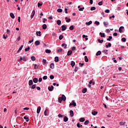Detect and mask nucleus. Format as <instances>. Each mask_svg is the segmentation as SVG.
<instances>
[{
    "label": "nucleus",
    "instance_id": "c9c22d12",
    "mask_svg": "<svg viewBox=\"0 0 128 128\" xmlns=\"http://www.w3.org/2000/svg\"><path fill=\"white\" fill-rule=\"evenodd\" d=\"M48 108H46V110L44 112V114L46 116H48V114H46V112H48Z\"/></svg>",
    "mask_w": 128,
    "mask_h": 128
},
{
    "label": "nucleus",
    "instance_id": "6e6552de",
    "mask_svg": "<svg viewBox=\"0 0 128 128\" xmlns=\"http://www.w3.org/2000/svg\"><path fill=\"white\" fill-rule=\"evenodd\" d=\"M100 36L101 38H106V34H104V33L100 32Z\"/></svg>",
    "mask_w": 128,
    "mask_h": 128
},
{
    "label": "nucleus",
    "instance_id": "473e14b6",
    "mask_svg": "<svg viewBox=\"0 0 128 128\" xmlns=\"http://www.w3.org/2000/svg\"><path fill=\"white\" fill-rule=\"evenodd\" d=\"M102 54V52L100 51H98L96 54V56H100Z\"/></svg>",
    "mask_w": 128,
    "mask_h": 128
},
{
    "label": "nucleus",
    "instance_id": "8fccbe9b",
    "mask_svg": "<svg viewBox=\"0 0 128 128\" xmlns=\"http://www.w3.org/2000/svg\"><path fill=\"white\" fill-rule=\"evenodd\" d=\"M22 48H24V45H22L20 48H19V50H22Z\"/></svg>",
    "mask_w": 128,
    "mask_h": 128
},
{
    "label": "nucleus",
    "instance_id": "338daca9",
    "mask_svg": "<svg viewBox=\"0 0 128 128\" xmlns=\"http://www.w3.org/2000/svg\"><path fill=\"white\" fill-rule=\"evenodd\" d=\"M22 60H23L24 62H26V58L24 57L23 58H22Z\"/></svg>",
    "mask_w": 128,
    "mask_h": 128
},
{
    "label": "nucleus",
    "instance_id": "f3484780",
    "mask_svg": "<svg viewBox=\"0 0 128 128\" xmlns=\"http://www.w3.org/2000/svg\"><path fill=\"white\" fill-rule=\"evenodd\" d=\"M92 24V20L89 21L88 22H86V26H90Z\"/></svg>",
    "mask_w": 128,
    "mask_h": 128
},
{
    "label": "nucleus",
    "instance_id": "a878e982",
    "mask_svg": "<svg viewBox=\"0 0 128 128\" xmlns=\"http://www.w3.org/2000/svg\"><path fill=\"white\" fill-rule=\"evenodd\" d=\"M58 102H60V104H62V98L60 97L58 98Z\"/></svg>",
    "mask_w": 128,
    "mask_h": 128
},
{
    "label": "nucleus",
    "instance_id": "4468645a",
    "mask_svg": "<svg viewBox=\"0 0 128 128\" xmlns=\"http://www.w3.org/2000/svg\"><path fill=\"white\" fill-rule=\"evenodd\" d=\"M42 34V32H40V31H38V32H36V36H42V34Z\"/></svg>",
    "mask_w": 128,
    "mask_h": 128
},
{
    "label": "nucleus",
    "instance_id": "7c9ffc66",
    "mask_svg": "<svg viewBox=\"0 0 128 128\" xmlns=\"http://www.w3.org/2000/svg\"><path fill=\"white\" fill-rule=\"evenodd\" d=\"M45 52L46 54H50L52 52V51L50 50H46Z\"/></svg>",
    "mask_w": 128,
    "mask_h": 128
},
{
    "label": "nucleus",
    "instance_id": "052dcab7",
    "mask_svg": "<svg viewBox=\"0 0 128 128\" xmlns=\"http://www.w3.org/2000/svg\"><path fill=\"white\" fill-rule=\"evenodd\" d=\"M6 38H8V36H6L4 34L3 35V38H4L5 40H6Z\"/></svg>",
    "mask_w": 128,
    "mask_h": 128
},
{
    "label": "nucleus",
    "instance_id": "1a4fd4ad",
    "mask_svg": "<svg viewBox=\"0 0 128 128\" xmlns=\"http://www.w3.org/2000/svg\"><path fill=\"white\" fill-rule=\"evenodd\" d=\"M33 82H34V84H36V82H38V78H35L33 79Z\"/></svg>",
    "mask_w": 128,
    "mask_h": 128
},
{
    "label": "nucleus",
    "instance_id": "b1692460",
    "mask_svg": "<svg viewBox=\"0 0 128 128\" xmlns=\"http://www.w3.org/2000/svg\"><path fill=\"white\" fill-rule=\"evenodd\" d=\"M72 54V50H68L67 54L68 56H70V54Z\"/></svg>",
    "mask_w": 128,
    "mask_h": 128
},
{
    "label": "nucleus",
    "instance_id": "13d9d810",
    "mask_svg": "<svg viewBox=\"0 0 128 128\" xmlns=\"http://www.w3.org/2000/svg\"><path fill=\"white\" fill-rule=\"evenodd\" d=\"M113 36H118V33H116V32H114V33L113 34Z\"/></svg>",
    "mask_w": 128,
    "mask_h": 128
},
{
    "label": "nucleus",
    "instance_id": "aec40b11",
    "mask_svg": "<svg viewBox=\"0 0 128 128\" xmlns=\"http://www.w3.org/2000/svg\"><path fill=\"white\" fill-rule=\"evenodd\" d=\"M86 90H87L86 88H83L82 90V92L83 94H86Z\"/></svg>",
    "mask_w": 128,
    "mask_h": 128
},
{
    "label": "nucleus",
    "instance_id": "9d476101",
    "mask_svg": "<svg viewBox=\"0 0 128 128\" xmlns=\"http://www.w3.org/2000/svg\"><path fill=\"white\" fill-rule=\"evenodd\" d=\"M76 65V62L74 61L71 62L70 66H72V68H74V66Z\"/></svg>",
    "mask_w": 128,
    "mask_h": 128
},
{
    "label": "nucleus",
    "instance_id": "6e6d98bb",
    "mask_svg": "<svg viewBox=\"0 0 128 128\" xmlns=\"http://www.w3.org/2000/svg\"><path fill=\"white\" fill-rule=\"evenodd\" d=\"M58 118H64V115H62L61 114H59L58 115Z\"/></svg>",
    "mask_w": 128,
    "mask_h": 128
},
{
    "label": "nucleus",
    "instance_id": "4d7b16f0",
    "mask_svg": "<svg viewBox=\"0 0 128 128\" xmlns=\"http://www.w3.org/2000/svg\"><path fill=\"white\" fill-rule=\"evenodd\" d=\"M105 12H106V14H108L110 12V10L107 9L105 10Z\"/></svg>",
    "mask_w": 128,
    "mask_h": 128
},
{
    "label": "nucleus",
    "instance_id": "f03ea898",
    "mask_svg": "<svg viewBox=\"0 0 128 128\" xmlns=\"http://www.w3.org/2000/svg\"><path fill=\"white\" fill-rule=\"evenodd\" d=\"M61 98H62V100H63L64 102H66V96L64 94H62V96Z\"/></svg>",
    "mask_w": 128,
    "mask_h": 128
},
{
    "label": "nucleus",
    "instance_id": "7ed1b4c3",
    "mask_svg": "<svg viewBox=\"0 0 128 128\" xmlns=\"http://www.w3.org/2000/svg\"><path fill=\"white\" fill-rule=\"evenodd\" d=\"M50 68H52V70H54V64L52 63L50 66Z\"/></svg>",
    "mask_w": 128,
    "mask_h": 128
},
{
    "label": "nucleus",
    "instance_id": "2f4dec72",
    "mask_svg": "<svg viewBox=\"0 0 128 128\" xmlns=\"http://www.w3.org/2000/svg\"><path fill=\"white\" fill-rule=\"evenodd\" d=\"M88 122H90V121H88V120H87L84 122V124L85 126H88Z\"/></svg>",
    "mask_w": 128,
    "mask_h": 128
},
{
    "label": "nucleus",
    "instance_id": "72a5a7b5",
    "mask_svg": "<svg viewBox=\"0 0 128 128\" xmlns=\"http://www.w3.org/2000/svg\"><path fill=\"white\" fill-rule=\"evenodd\" d=\"M108 50H104L102 51V52H103V54H108Z\"/></svg>",
    "mask_w": 128,
    "mask_h": 128
},
{
    "label": "nucleus",
    "instance_id": "a18cd8bd",
    "mask_svg": "<svg viewBox=\"0 0 128 128\" xmlns=\"http://www.w3.org/2000/svg\"><path fill=\"white\" fill-rule=\"evenodd\" d=\"M30 46L28 47L27 48L24 49L25 52H28L30 50Z\"/></svg>",
    "mask_w": 128,
    "mask_h": 128
},
{
    "label": "nucleus",
    "instance_id": "4be33fe9",
    "mask_svg": "<svg viewBox=\"0 0 128 128\" xmlns=\"http://www.w3.org/2000/svg\"><path fill=\"white\" fill-rule=\"evenodd\" d=\"M84 120H86V119H84V118H80V122H84Z\"/></svg>",
    "mask_w": 128,
    "mask_h": 128
},
{
    "label": "nucleus",
    "instance_id": "2eb2a0df",
    "mask_svg": "<svg viewBox=\"0 0 128 128\" xmlns=\"http://www.w3.org/2000/svg\"><path fill=\"white\" fill-rule=\"evenodd\" d=\"M42 28L43 30H46L48 26H46V24H44L42 25Z\"/></svg>",
    "mask_w": 128,
    "mask_h": 128
},
{
    "label": "nucleus",
    "instance_id": "dca6fc26",
    "mask_svg": "<svg viewBox=\"0 0 128 128\" xmlns=\"http://www.w3.org/2000/svg\"><path fill=\"white\" fill-rule=\"evenodd\" d=\"M32 84H34V82H32V80H30L28 81V84L29 86H32Z\"/></svg>",
    "mask_w": 128,
    "mask_h": 128
},
{
    "label": "nucleus",
    "instance_id": "a211bd4d",
    "mask_svg": "<svg viewBox=\"0 0 128 128\" xmlns=\"http://www.w3.org/2000/svg\"><path fill=\"white\" fill-rule=\"evenodd\" d=\"M62 31L64 32V30H66V28L64 26L62 25Z\"/></svg>",
    "mask_w": 128,
    "mask_h": 128
},
{
    "label": "nucleus",
    "instance_id": "412c9836",
    "mask_svg": "<svg viewBox=\"0 0 128 128\" xmlns=\"http://www.w3.org/2000/svg\"><path fill=\"white\" fill-rule=\"evenodd\" d=\"M92 114L93 116H96V114H98V112L96 111H94L92 112Z\"/></svg>",
    "mask_w": 128,
    "mask_h": 128
},
{
    "label": "nucleus",
    "instance_id": "ea45409f",
    "mask_svg": "<svg viewBox=\"0 0 128 128\" xmlns=\"http://www.w3.org/2000/svg\"><path fill=\"white\" fill-rule=\"evenodd\" d=\"M58 52H62V48H59L58 50Z\"/></svg>",
    "mask_w": 128,
    "mask_h": 128
},
{
    "label": "nucleus",
    "instance_id": "37998d69",
    "mask_svg": "<svg viewBox=\"0 0 128 128\" xmlns=\"http://www.w3.org/2000/svg\"><path fill=\"white\" fill-rule=\"evenodd\" d=\"M84 10V7H82V8H80L78 9V10H80V12H82V10Z\"/></svg>",
    "mask_w": 128,
    "mask_h": 128
},
{
    "label": "nucleus",
    "instance_id": "09e8293b",
    "mask_svg": "<svg viewBox=\"0 0 128 128\" xmlns=\"http://www.w3.org/2000/svg\"><path fill=\"white\" fill-rule=\"evenodd\" d=\"M122 42H124L126 40V38H122Z\"/></svg>",
    "mask_w": 128,
    "mask_h": 128
},
{
    "label": "nucleus",
    "instance_id": "603ef678",
    "mask_svg": "<svg viewBox=\"0 0 128 128\" xmlns=\"http://www.w3.org/2000/svg\"><path fill=\"white\" fill-rule=\"evenodd\" d=\"M98 6H102V1L98 3Z\"/></svg>",
    "mask_w": 128,
    "mask_h": 128
},
{
    "label": "nucleus",
    "instance_id": "cd10ccee",
    "mask_svg": "<svg viewBox=\"0 0 128 128\" xmlns=\"http://www.w3.org/2000/svg\"><path fill=\"white\" fill-rule=\"evenodd\" d=\"M10 16L12 18H14V14H13V13L10 14Z\"/></svg>",
    "mask_w": 128,
    "mask_h": 128
},
{
    "label": "nucleus",
    "instance_id": "393cba45",
    "mask_svg": "<svg viewBox=\"0 0 128 128\" xmlns=\"http://www.w3.org/2000/svg\"><path fill=\"white\" fill-rule=\"evenodd\" d=\"M56 24L58 26H60V24H62V21H60V20H58L56 21Z\"/></svg>",
    "mask_w": 128,
    "mask_h": 128
},
{
    "label": "nucleus",
    "instance_id": "e2e57ef3",
    "mask_svg": "<svg viewBox=\"0 0 128 128\" xmlns=\"http://www.w3.org/2000/svg\"><path fill=\"white\" fill-rule=\"evenodd\" d=\"M36 88V84H34L32 86V88L33 90L34 89V88Z\"/></svg>",
    "mask_w": 128,
    "mask_h": 128
},
{
    "label": "nucleus",
    "instance_id": "0eeeda50",
    "mask_svg": "<svg viewBox=\"0 0 128 128\" xmlns=\"http://www.w3.org/2000/svg\"><path fill=\"white\" fill-rule=\"evenodd\" d=\"M40 110H42V108L40 106H39L37 108V114H40Z\"/></svg>",
    "mask_w": 128,
    "mask_h": 128
},
{
    "label": "nucleus",
    "instance_id": "f704fd0d",
    "mask_svg": "<svg viewBox=\"0 0 128 128\" xmlns=\"http://www.w3.org/2000/svg\"><path fill=\"white\" fill-rule=\"evenodd\" d=\"M98 42H100V44H102V42H104V40H100V39H98Z\"/></svg>",
    "mask_w": 128,
    "mask_h": 128
},
{
    "label": "nucleus",
    "instance_id": "4c0bfd02",
    "mask_svg": "<svg viewBox=\"0 0 128 128\" xmlns=\"http://www.w3.org/2000/svg\"><path fill=\"white\" fill-rule=\"evenodd\" d=\"M112 38V36H109L108 38H107V40H108L109 42L110 41V40Z\"/></svg>",
    "mask_w": 128,
    "mask_h": 128
},
{
    "label": "nucleus",
    "instance_id": "0e129e2a",
    "mask_svg": "<svg viewBox=\"0 0 128 128\" xmlns=\"http://www.w3.org/2000/svg\"><path fill=\"white\" fill-rule=\"evenodd\" d=\"M76 48L75 46H73V47L72 48V50H76Z\"/></svg>",
    "mask_w": 128,
    "mask_h": 128
},
{
    "label": "nucleus",
    "instance_id": "423d86ee",
    "mask_svg": "<svg viewBox=\"0 0 128 128\" xmlns=\"http://www.w3.org/2000/svg\"><path fill=\"white\" fill-rule=\"evenodd\" d=\"M48 90L50 92H52V90H54V86H48Z\"/></svg>",
    "mask_w": 128,
    "mask_h": 128
},
{
    "label": "nucleus",
    "instance_id": "79ce46f5",
    "mask_svg": "<svg viewBox=\"0 0 128 128\" xmlns=\"http://www.w3.org/2000/svg\"><path fill=\"white\" fill-rule=\"evenodd\" d=\"M62 38H64V36L62 35H60L59 36V40H62Z\"/></svg>",
    "mask_w": 128,
    "mask_h": 128
},
{
    "label": "nucleus",
    "instance_id": "c85d7f7f",
    "mask_svg": "<svg viewBox=\"0 0 128 128\" xmlns=\"http://www.w3.org/2000/svg\"><path fill=\"white\" fill-rule=\"evenodd\" d=\"M54 62H58V56L55 57Z\"/></svg>",
    "mask_w": 128,
    "mask_h": 128
},
{
    "label": "nucleus",
    "instance_id": "864d4df0",
    "mask_svg": "<svg viewBox=\"0 0 128 128\" xmlns=\"http://www.w3.org/2000/svg\"><path fill=\"white\" fill-rule=\"evenodd\" d=\"M42 6V3H38V8H40V6Z\"/></svg>",
    "mask_w": 128,
    "mask_h": 128
},
{
    "label": "nucleus",
    "instance_id": "c03bdc74",
    "mask_svg": "<svg viewBox=\"0 0 128 128\" xmlns=\"http://www.w3.org/2000/svg\"><path fill=\"white\" fill-rule=\"evenodd\" d=\"M31 60H33V61L36 60V57H34V56H32L31 57Z\"/></svg>",
    "mask_w": 128,
    "mask_h": 128
},
{
    "label": "nucleus",
    "instance_id": "20e7f679",
    "mask_svg": "<svg viewBox=\"0 0 128 128\" xmlns=\"http://www.w3.org/2000/svg\"><path fill=\"white\" fill-rule=\"evenodd\" d=\"M34 14H36V10H33L31 14V18H32L34 16Z\"/></svg>",
    "mask_w": 128,
    "mask_h": 128
},
{
    "label": "nucleus",
    "instance_id": "5fc2aeb1",
    "mask_svg": "<svg viewBox=\"0 0 128 128\" xmlns=\"http://www.w3.org/2000/svg\"><path fill=\"white\" fill-rule=\"evenodd\" d=\"M78 66H76L74 68V72H78Z\"/></svg>",
    "mask_w": 128,
    "mask_h": 128
},
{
    "label": "nucleus",
    "instance_id": "f257e3e1",
    "mask_svg": "<svg viewBox=\"0 0 128 128\" xmlns=\"http://www.w3.org/2000/svg\"><path fill=\"white\" fill-rule=\"evenodd\" d=\"M122 30H124V27L122 26L119 28V32L122 34Z\"/></svg>",
    "mask_w": 128,
    "mask_h": 128
},
{
    "label": "nucleus",
    "instance_id": "680f3d73",
    "mask_svg": "<svg viewBox=\"0 0 128 128\" xmlns=\"http://www.w3.org/2000/svg\"><path fill=\"white\" fill-rule=\"evenodd\" d=\"M42 80V78H39V79H38L39 82H41Z\"/></svg>",
    "mask_w": 128,
    "mask_h": 128
},
{
    "label": "nucleus",
    "instance_id": "49530a36",
    "mask_svg": "<svg viewBox=\"0 0 128 128\" xmlns=\"http://www.w3.org/2000/svg\"><path fill=\"white\" fill-rule=\"evenodd\" d=\"M96 10V7L94 6H92L90 8V10Z\"/></svg>",
    "mask_w": 128,
    "mask_h": 128
},
{
    "label": "nucleus",
    "instance_id": "ddd939ff",
    "mask_svg": "<svg viewBox=\"0 0 128 128\" xmlns=\"http://www.w3.org/2000/svg\"><path fill=\"white\" fill-rule=\"evenodd\" d=\"M70 116L72 118V116H74V111H72V110H70Z\"/></svg>",
    "mask_w": 128,
    "mask_h": 128
},
{
    "label": "nucleus",
    "instance_id": "c756f323",
    "mask_svg": "<svg viewBox=\"0 0 128 128\" xmlns=\"http://www.w3.org/2000/svg\"><path fill=\"white\" fill-rule=\"evenodd\" d=\"M24 120H26V122H28L30 120V118L27 116H24Z\"/></svg>",
    "mask_w": 128,
    "mask_h": 128
},
{
    "label": "nucleus",
    "instance_id": "39448f33",
    "mask_svg": "<svg viewBox=\"0 0 128 128\" xmlns=\"http://www.w3.org/2000/svg\"><path fill=\"white\" fill-rule=\"evenodd\" d=\"M103 24L105 28H108V22H104Z\"/></svg>",
    "mask_w": 128,
    "mask_h": 128
},
{
    "label": "nucleus",
    "instance_id": "f8f14e48",
    "mask_svg": "<svg viewBox=\"0 0 128 128\" xmlns=\"http://www.w3.org/2000/svg\"><path fill=\"white\" fill-rule=\"evenodd\" d=\"M40 42L39 40H36L35 42L36 46H40Z\"/></svg>",
    "mask_w": 128,
    "mask_h": 128
},
{
    "label": "nucleus",
    "instance_id": "69168bd1",
    "mask_svg": "<svg viewBox=\"0 0 128 128\" xmlns=\"http://www.w3.org/2000/svg\"><path fill=\"white\" fill-rule=\"evenodd\" d=\"M78 128H80V123H78L76 124Z\"/></svg>",
    "mask_w": 128,
    "mask_h": 128
},
{
    "label": "nucleus",
    "instance_id": "6ab92c4d",
    "mask_svg": "<svg viewBox=\"0 0 128 128\" xmlns=\"http://www.w3.org/2000/svg\"><path fill=\"white\" fill-rule=\"evenodd\" d=\"M62 48H66V46H68V45L66 44H62Z\"/></svg>",
    "mask_w": 128,
    "mask_h": 128
},
{
    "label": "nucleus",
    "instance_id": "3c124183",
    "mask_svg": "<svg viewBox=\"0 0 128 128\" xmlns=\"http://www.w3.org/2000/svg\"><path fill=\"white\" fill-rule=\"evenodd\" d=\"M50 80H54V75L50 76Z\"/></svg>",
    "mask_w": 128,
    "mask_h": 128
},
{
    "label": "nucleus",
    "instance_id": "9b49d317",
    "mask_svg": "<svg viewBox=\"0 0 128 128\" xmlns=\"http://www.w3.org/2000/svg\"><path fill=\"white\" fill-rule=\"evenodd\" d=\"M68 117H66V116H65L64 118V122H68Z\"/></svg>",
    "mask_w": 128,
    "mask_h": 128
},
{
    "label": "nucleus",
    "instance_id": "bf43d9fd",
    "mask_svg": "<svg viewBox=\"0 0 128 128\" xmlns=\"http://www.w3.org/2000/svg\"><path fill=\"white\" fill-rule=\"evenodd\" d=\"M43 80H48V76H45L43 77Z\"/></svg>",
    "mask_w": 128,
    "mask_h": 128
},
{
    "label": "nucleus",
    "instance_id": "5701e85b",
    "mask_svg": "<svg viewBox=\"0 0 128 128\" xmlns=\"http://www.w3.org/2000/svg\"><path fill=\"white\" fill-rule=\"evenodd\" d=\"M119 124L120 126H124V124H126V122H120Z\"/></svg>",
    "mask_w": 128,
    "mask_h": 128
},
{
    "label": "nucleus",
    "instance_id": "e433bc0d",
    "mask_svg": "<svg viewBox=\"0 0 128 128\" xmlns=\"http://www.w3.org/2000/svg\"><path fill=\"white\" fill-rule=\"evenodd\" d=\"M42 62L44 64H46V59H43Z\"/></svg>",
    "mask_w": 128,
    "mask_h": 128
},
{
    "label": "nucleus",
    "instance_id": "774afa93",
    "mask_svg": "<svg viewBox=\"0 0 128 128\" xmlns=\"http://www.w3.org/2000/svg\"><path fill=\"white\" fill-rule=\"evenodd\" d=\"M64 12H65L66 14H68V8H65Z\"/></svg>",
    "mask_w": 128,
    "mask_h": 128
},
{
    "label": "nucleus",
    "instance_id": "bb28decb",
    "mask_svg": "<svg viewBox=\"0 0 128 128\" xmlns=\"http://www.w3.org/2000/svg\"><path fill=\"white\" fill-rule=\"evenodd\" d=\"M84 60L86 62H88V56H84Z\"/></svg>",
    "mask_w": 128,
    "mask_h": 128
},
{
    "label": "nucleus",
    "instance_id": "a19ab883",
    "mask_svg": "<svg viewBox=\"0 0 128 128\" xmlns=\"http://www.w3.org/2000/svg\"><path fill=\"white\" fill-rule=\"evenodd\" d=\"M94 24H96V25H97V26H100V22H98V21H96V22H94Z\"/></svg>",
    "mask_w": 128,
    "mask_h": 128
},
{
    "label": "nucleus",
    "instance_id": "58836bf2",
    "mask_svg": "<svg viewBox=\"0 0 128 128\" xmlns=\"http://www.w3.org/2000/svg\"><path fill=\"white\" fill-rule=\"evenodd\" d=\"M57 12H62V10L61 8H58L57 10Z\"/></svg>",
    "mask_w": 128,
    "mask_h": 128
},
{
    "label": "nucleus",
    "instance_id": "de8ad7c7",
    "mask_svg": "<svg viewBox=\"0 0 128 128\" xmlns=\"http://www.w3.org/2000/svg\"><path fill=\"white\" fill-rule=\"evenodd\" d=\"M70 30H74V26L72 25V26H70Z\"/></svg>",
    "mask_w": 128,
    "mask_h": 128
}]
</instances>
